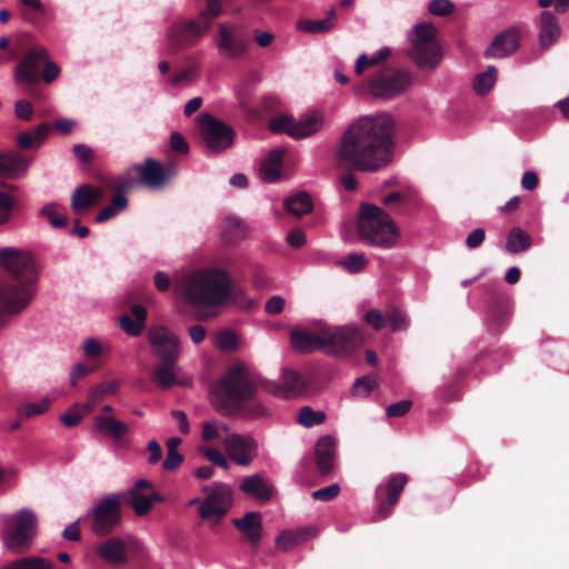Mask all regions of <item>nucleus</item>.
<instances>
[{
  "label": "nucleus",
  "mask_w": 569,
  "mask_h": 569,
  "mask_svg": "<svg viewBox=\"0 0 569 569\" xmlns=\"http://www.w3.org/2000/svg\"><path fill=\"white\" fill-rule=\"evenodd\" d=\"M220 438V426L217 421H206L202 425V439L212 441Z\"/></svg>",
  "instance_id": "13d9d810"
},
{
  "label": "nucleus",
  "mask_w": 569,
  "mask_h": 569,
  "mask_svg": "<svg viewBox=\"0 0 569 569\" xmlns=\"http://www.w3.org/2000/svg\"><path fill=\"white\" fill-rule=\"evenodd\" d=\"M520 38H493L491 44L485 51L486 58L500 59L517 50Z\"/></svg>",
  "instance_id": "c9c22d12"
},
{
  "label": "nucleus",
  "mask_w": 569,
  "mask_h": 569,
  "mask_svg": "<svg viewBox=\"0 0 569 569\" xmlns=\"http://www.w3.org/2000/svg\"><path fill=\"white\" fill-rule=\"evenodd\" d=\"M176 362L161 361L151 372L152 382L161 389H169L178 383V379L173 372Z\"/></svg>",
  "instance_id": "f704fd0d"
},
{
  "label": "nucleus",
  "mask_w": 569,
  "mask_h": 569,
  "mask_svg": "<svg viewBox=\"0 0 569 569\" xmlns=\"http://www.w3.org/2000/svg\"><path fill=\"white\" fill-rule=\"evenodd\" d=\"M368 263L367 258L362 253H349L341 261L343 268L350 273L361 271Z\"/></svg>",
  "instance_id": "a18cd8bd"
},
{
  "label": "nucleus",
  "mask_w": 569,
  "mask_h": 569,
  "mask_svg": "<svg viewBox=\"0 0 569 569\" xmlns=\"http://www.w3.org/2000/svg\"><path fill=\"white\" fill-rule=\"evenodd\" d=\"M407 482V475L399 472L390 476L386 483L377 487L376 500L379 520H385L392 513V509L397 505Z\"/></svg>",
  "instance_id": "dca6fc26"
},
{
  "label": "nucleus",
  "mask_w": 569,
  "mask_h": 569,
  "mask_svg": "<svg viewBox=\"0 0 569 569\" xmlns=\"http://www.w3.org/2000/svg\"><path fill=\"white\" fill-rule=\"evenodd\" d=\"M340 492V487L337 483H332L328 487L315 490L312 498L319 501H330L335 499Z\"/></svg>",
  "instance_id": "5fc2aeb1"
},
{
  "label": "nucleus",
  "mask_w": 569,
  "mask_h": 569,
  "mask_svg": "<svg viewBox=\"0 0 569 569\" xmlns=\"http://www.w3.org/2000/svg\"><path fill=\"white\" fill-rule=\"evenodd\" d=\"M284 150L277 148L271 150L260 164V178L264 182H274L279 179L282 169Z\"/></svg>",
  "instance_id": "7c9ffc66"
},
{
  "label": "nucleus",
  "mask_w": 569,
  "mask_h": 569,
  "mask_svg": "<svg viewBox=\"0 0 569 569\" xmlns=\"http://www.w3.org/2000/svg\"><path fill=\"white\" fill-rule=\"evenodd\" d=\"M336 12L331 9L327 18L320 20H299L297 21V31L301 33H323L328 32L333 26Z\"/></svg>",
  "instance_id": "4c0bfd02"
},
{
  "label": "nucleus",
  "mask_w": 569,
  "mask_h": 569,
  "mask_svg": "<svg viewBox=\"0 0 569 569\" xmlns=\"http://www.w3.org/2000/svg\"><path fill=\"white\" fill-rule=\"evenodd\" d=\"M362 341L361 330L350 326H321L317 332L309 330L291 332V345L301 353L323 350L328 355H347L359 348Z\"/></svg>",
  "instance_id": "20e7f679"
},
{
  "label": "nucleus",
  "mask_w": 569,
  "mask_h": 569,
  "mask_svg": "<svg viewBox=\"0 0 569 569\" xmlns=\"http://www.w3.org/2000/svg\"><path fill=\"white\" fill-rule=\"evenodd\" d=\"M381 203L390 213L406 216L415 204V197L410 190L392 191L382 196Z\"/></svg>",
  "instance_id": "bb28decb"
},
{
  "label": "nucleus",
  "mask_w": 569,
  "mask_h": 569,
  "mask_svg": "<svg viewBox=\"0 0 569 569\" xmlns=\"http://www.w3.org/2000/svg\"><path fill=\"white\" fill-rule=\"evenodd\" d=\"M498 70L490 66L487 71L480 72L473 80V89L479 96L487 94L497 80Z\"/></svg>",
  "instance_id": "ea45409f"
},
{
  "label": "nucleus",
  "mask_w": 569,
  "mask_h": 569,
  "mask_svg": "<svg viewBox=\"0 0 569 569\" xmlns=\"http://www.w3.org/2000/svg\"><path fill=\"white\" fill-rule=\"evenodd\" d=\"M216 346L221 351H232L237 348V336L231 330H222L216 337Z\"/></svg>",
  "instance_id": "de8ad7c7"
},
{
  "label": "nucleus",
  "mask_w": 569,
  "mask_h": 569,
  "mask_svg": "<svg viewBox=\"0 0 569 569\" xmlns=\"http://www.w3.org/2000/svg\"><path fill=\"white\" fill-rule=\"evenodd\" d=\"M390 49L385 47L372 56H368L366 53L360 54L355 67L356 73L359 76L365 69L383 62L390 56Z\"/></svg>",
  "instance_id": "a19ab883"
},
{
  "label": "nucleus",
  "mask_w": 569,
  "mask_h": 569,
  "mask_svg": "<svg viewBox=\"0 0 569 569\" xmlns=\"http://www.w3.org/2000/svg\"><path fill=\"white\" fill-rule=\"evenodd\" d=\"M222 11L221 0H207L206 10L201 13L200 20L207 21L208 18H214Z\"/></svg>",
  "instance_id": "e2e57ef3"
},
{
  "label": "nucleus",
  "mask_w": 569,
  "mask_h": 569,
  "mask_svg": "<svg viewBox=\"0 0 569 569\" xmlns=\"http://www.w3.org/2000/svg\"><path fill=\"white\" fill-rule=\"evenodd\" d=\"M0 326L6 318L18 315L28 307L34 296L37 270L29 252L14 248L0 249Z\"/></svg>",
  "instance_id": "f03ea898"
},
{
  "label": "nucleus",
  "mask_w": 569,
  "mask_h": 569,
  "mask_svg": "<svg viewBox=\"0 0 569 569\" xmlns=\"http://www.w3.org/2000/svg\"><path fill=\"white\" fill-rule=\"evenodd\" d=\"M323 124V114L312 112L299 121L290 116H280L269 121V129L276 133H287L292 138H306L318 132Z\"/></svg>",
  "instance_id": "f8f14e48"
},
{
  "label": "nucleus",
  "mask_w": 569,
  "mask_h": 569,
  "mask_svg": "<svg viewBox=\"0 0 569 569\" xmlns=\"http://www.w3.org/2000/svg\"><path fill=\"white\" fill-rule=\"evenodd\" d=\"M93 423L100 435L110 437L113 440H121L129 431L128 426L123 421L112 416H96Z\"/></svg>",
  "instance_id": "c85d7f7f"
},
{
  "label": "nucleus",
  "mask_w": 569,
  "mask_h": 569,
  "mask_svg": "<svg viewBox=\"0 0 569 569\" xmlns=\"http://www.w3.org/2000/svg\"><path fill=\"white\" fill-rule=\"evenodd\" d=\"M387 326L393 331L406 330L408 328L407 317L399 310L392 309L386 313Z\"/></svg>",
  "instance_id": "09e8293b"
},
{
  "label": "nucleus",
  "mask_w": 569,
  "mask_h": 569,
  "mask_svg": "<svg viewBox=\"0 0 569 569\" xmlns=\"http://www.w3.org/2000/svg\"><path fill=\"white\" fill-rule=\"evenodd\" d=\"M73 153L82 163H90L93 160V151L86 144H76Z\"/></svg>",
  "instance_id": "774afa93"
},
{
  "label": "nucleus",
  "mask_w": 569,
  "mask_h": 569,
  "mask_svg": "<svg viewBox=\"0 0 569 569\" xmlns=\"http://www.w3.org/2000/svg\"><path fill=\"white\" fill-rule=\"evenodd\" d=\"M133 182L129 179L117 182L113 189L117 193L112 198L111 206H107L96 216V222L102 223L114 217L119 211L128 207V200L123 194L126 190L131 188Z\"/></svg>",
  "instance_id": "5701e85b"
},
{
  "label": "nucleus",
  "mask_w": 569,
  "mask_h": 569,
  "mask_svg": "<svg viewBox=\"0 0 569 569\" xmlns=\"http://www.w3.org/2000/svg\"><path fill=\"white\" fill-rule=\"evenodd\" d=\"M38 532V519L30 509H21L3 520L2 541L12 553L30 550Z\"/></svg>",
  "instance_id": "6e6552de"
},
{
  "label": "nucleus",
  "mask_w": 569,
  "mask_h": 569,
  "mask_svg": "<svg viewBox=\"0 0 569 569\" xmlns=\"http://www.w3.org/2000/svg\"><path fill=\"white\" fill-rule=\"evenodd\" d=\"M412 83L411 72L403 68H383L363 84V90L378 99H393L403 93Z\"/></svg>",
  "instance_id": "1a4fd4ad"
},
{
  "label": "nucleus",
  "mask_w": 569,
  "mask_h": 569,
  "mask_svg": "<svg viewBox=\"0 0 569 569\" xmlns=\"http://www.w3.org/2000/svg\"><path fill=\"white\" fill-rule=\"evenodd\" d=\"M121 522V503L117 496L101 499L92 510L91 530L100 537L113 532Z\"/></svg>",
  "instance_id": "ddd939ff"
},
{
  "label": "nucleus",
  "mask_w": 569,
  "mask_h": 569,
  "mask_svg": "<svg viewBox=\"0 0 569 569\" xmlns=\"http://www.w3.org/2000/svg\"><path fill=\"white\" fill-rule=\"evenodd\" d=\"M318 530L316 527L309 526L297 530H283L276 539V548L281 551H288L306 541L316 537Z\"/></svg>",
  "instance_id": "393cba45"
},
{
  "label": "nucleus",
  "mask_w": 569,
  "mask_h": 569,
  "mask_svg": "<svg viewBox=\"0 0 569 569\" xmlns=\"http://www.w3.org/2000/svg\"><path fill=\"white\" fill-rule=\"evenodd\" d=\"M240 490L261 502L269 501L272 497L271 488L260 475H252L244 478L240 485Z\"/></svg>",
  "instance_id": "2f4dec72"
},
{
  "label": "nucleus",
  "mask_w": 569,
  "mask_h": 569,
  "mask_svg": "<svg viewBox=\"0 0 569 569\" xmlns=\"http://www.w3.org/2000/svg\"><path fill=\"white\" fill-rule=\"evenodd\" d=\"M14 208V199L4 191H0V224L6 223Z\"/></svg>",
  "instance_id": "603ef678"
},
{
  "label": "nucleus",
  "mask_w": 569,
  "mask_h": 569,
  "mask_svg": "<svg viewBox=\"0 0 569 569\" xmlns=\"http://www.w3.org/2000/svg\"><path fill=\"white\" fill-rule=\"evenodd\" d=\"M174 290L193 307H219L229 300L236 301L240 295L229 273L216 267L182 274L176 280Z\"/></svg>",
  "instance_id": "7ed1b4c3"
},
{
  "label": "nucleus",
  "mask_w": 569,
  "mask_h": 569,
  "mask_svg": "<svg viewBox=\"0 0 569 569\" xmlns=\"http://www.w3.org/2000/svg\"><path fill=\"white\" fill-rule=\"evenodd\" d=\"M130 498V505L137 516H146L151 510V500L148 496L142 493L128 495Z\"/></svg>",
  "instance_id": "49530a36"
},
{
  "label": "nucleus",
  "mask_w": 569,
  "mask_h": 569,
  "mask_svg": "<svg viewBox=\"0 0 569 569\" xmlns=\"http://www.w3.org/2000/svg\"><path fill=\"white\" fill-rule=\"evenodd\" d=\"M62 208L57 203H49L41 208L40 216L46 218L51 227L63 228L67 226V218L59 211Z\"/></svg>",
  "instance_id": "37998d69"
},
{
  "label": "nucleus",
  "mask_w": 569,
  "mask_h": 569,
  "mask_svg": "<svg viewBox=\"0 0 569 569\" xmlns=\"http://www.w3.org/2000/svg\"><path fill=\"white\" fill-rule=\"evenodd\" d=\"M365 321L375 330H381L387 326L386 315L378 309H370L365 315Z\"/></svg>",
  "instance_id": "864d4df0"
},
{
  "label": "nucleus",
  "mask_w": 569,
  "mask_h": 569,
  "mask_svg": "<svg viewBox=\"0 0 569 569\" xmlns=\"http://www.w3.org/2000/svg\"><path fill=\"white\" fill-rule=\"evenodd\" d=\"M377 386V382L373 378L369 376H363L358 378L352 387V392L356 396L367 397Z\"/></svg>",
  "instance_id": "3c124183"
},
{
  "label": "nucleus",
  "mask_w": 569,
  "mask_h": 569,
  "mask_svg": "<svg viewBox=\"0 0 569 569\" xmlns=\"http://www.w3.org/2000/svg\"><path fill=\"white\" fill-rule=\"evenodd\" d=\"M412 402L410 400H401L387 407L386 413L389 418L403 417L409 412Z\"/></svg>",
  "instance_id": "6e6d98bb"
},
{
  "label": "nucleus",
  "mask_w": 569,
  "mask_h": 569,
  "mask_svg": "<svg viewBox=\"0 0 569 569\" xmlns=\"http://www.w3.org/2000/svg\"><path fill=\"white\" fill-rule=\"evenodd\" d=\"M97 556L113 566L124 565L128 560L127 547L122 539L110 538L100 542L96 548Z\"/></svg>",
  "instance_id": "412c9836"
},
{
  "label": "nucleus",
  "mask_w": 569,
  "mask_h": 569,
  "mask_svg": "<svg viewBox=\"0 0 569 569\" xmlns=\"http://www.w3.org/2000/svg\"><path fill=\"white\" fill-rule=\"evenodd\" d=\"M147 339L154 357L160 361L177 362L180 356L179 338L163 326L149 328Z\"/></svg>",
  "instance_id": "2eb2a0df"
},
{
  "label": "nucleus",
  "mask_w": 569,
  "mask_h": 569,
  "mask_svg": "<svg viewBox=\"0 0 569 569\" xmlns=\"http://www.w3.org/2000/svg\"><path fill=\"white\" fill-rule=\"evenodd\" d=\"M199 134L204 147L220 152L230 148L234 140L233 129L210 113L198 116Z\"/></svg>",
  "instance_id": "9d476101"
},
{
  "label": "nucleus",
  "mask_w": 569,
  "mask_h": 569,
  "mask_svg": "<svg viewBox=\"0 0 569 569\" xmlns=\"http://www.w3.org/2000/svg\"><path fill=\"white\" fill-rule=\"evenodd\" d=\"M395 122L388 113L362 117L348 126L335 152L339 166L377 171L391 160Z\"/></svg>",
  "instance_id": "f257e3e1"
},
{
  "label": "nucleus",
  "mask_w": 569,
  "mask_h": 569,
  "mask_svg": "<svg viewBox=\"0 0 569 569\" xmlns=\"http://www.w3.org/2000/svg\"><path fill=\"white\" fill-rule=\"evenodd\" d=\"M335 453L336 441L331 436H323L317 441L315 456L317 467L321 475L326 476L332 471Z\"/></svg>",
  "instance_id": "b1692460"
},
{
  "label": "nucleus",
  "mask_w": 569,
  "mask_h": 569,
  "mask_svg": "<svg viewBox=\"0 0 569 569\" xmlns=\"http://www.w3.org/2000/svg\"><path fill=\"white\" fill-rule=\"evenodd\" d=\"M132 170L139 173L140 182L149 188H161L166 184L162 163L152 158H147Z\"/></svg>",
  "instance_id": "4be33fe9"
},
{
  "label": "nucleus",
  "mask_w": 569,
  "mask_h": 569,
  "mask_svg": "<svg viewBox=\"0 0 569 569\" xmlns=\"http://www.w3.org/2000/svg\"><path fill=\"white\" fill-rule=\"evenodd\" d=\"M228 456L240 466H248L257 456L258 445L250 436L231 433L224 438Z\"/></svg>",
  "instance_id": "f3484780"
},
{
  "label": "nucleus",
  "mask_w": 569,
  "mask_h": 569,
  "mask_svg": "<svg viewBox=\"0 0 569 569\" xmlns=\"http://www.w3.org/2000/svg\"><path fill=\"white\" fill-rule=\"evenodd\" d=\"M407 54L418 69L433 70L442 60L443 48L438 38H412Z\"/></svg>",
  "instance_id": "4468645a"
},
{
  "label": "nucleus",
  "mask_w": 569,
  "mask_h": 569,
  "mask_svg": "<svg viewBox=\"0 0 569 569\" xmlns=\"http://www.w3.org/2000/svg\"><path fill=\"white\" fill-rule=\"evenodd\" d=\"M281 378V383L271 381L266 385V389L269 393L281 399H292L307 389L305 379L293 369H283Z\"/></svg>",
  "instance_id": "a211bd4d"
},
{
  "label": "nucleus",
  "mask_w": 569,
  "mask_h": 569,
  "mask_svg": "<svg viewBox=\"0 0 569 569\" xmlns=\"http://www.w3.org/2000/svg\"><path fill=\"white\" fill-rule=\"evenodd\" d=\"M356 228L362 242L381 249L396 247L400 238L390 213L372 203L360 207Z\"/></svg>",
  "instance_id": "423d86ee"
},
{
  "label": "nucleus",
  "mask_w": 569,
  "mask_h": 569,
  "mask_svg": "<svg viewBox=\"0 0 569 569\" xmlns=\"http://www.w3.org/2000/svg\"><path fill=\"white\" fill-rule=\"evenodd\" d=\"M486 237V232L482 228L475 229L472 232H470L466 239V244L470 249L479 248Z\"/></svg>",
  "instance_id": "69168bd1"
},
{
  "label": "nucleus",
  "mask_w": 569,
  "mask_h": 569,
  "mask_svg": "<svg viewBox=\"0 0 569 569\" xmlns=\"http://www.w3.org/2000/svg\"><path fill=\"white\" fill-rule=\"evenodd\" d=\"M14 112L19 119L30 120L33 114V107L27 100H18L14 104Z\"/></svg>",
  "instance_id": "680f3d73"
},
{
  "label": "nucleus",
  "mask_w": 569,
  "mask_h": 569,
  "mask_svg": "<svg viewBox=\"0 0 569 569\" xmlns=\"http://www.w3.org/2000/svg\"><path fill=\"white\" fill-rule=\"evenodd\" d=\"M170 147L173 151L186 154L189 151V144L180 132H172L170 137Z\"/></svg>",
  "instance_id": "052dcab7"
},
{
  "label": "nucleus",
  "mask_w": 569,
  "mask_h": 569,
  "mask_svg": "<svg viewBox=\"0 0 569 569\" xmlns=\"http://www.w3.org/2000/svg\"><path fill=\"white\" fill-rule=\"evenodd\" d=\"M59 74L60 68L50 61L47 49L41 46H33L27 50L16 72L17 81L32 96H38L40 80L51 83Z\"/></svg>",
  "instance_id": "0eeeda50"
},
{
  "label": "nucleus",
  "mask_w": 569,
  "mask_h": 569,
  "mask_svg": "<svg viewBox=\"0 0 569 569\" xmlns=\"http://www.w3.org/2000/svg\"><path fill=\"white\" fill-rule=\"evenodd\" d=\"M32 158L16 150L0 149V179L19 180L30 167Z\"/></svg>",
  "instance_id": "6ab92c4d"
},
{
  "label": "nucleus",
  "mask_w": 569,
  "mask_h": 569,
  "mask_svg": "<svg viewBox=\"0 0 569 569\" xmlns=\"http://www.w3.org/2000/svg\"><path fill=\"white\" fill-rule=\"evenodd\" d=\"M102 197V192L90 184L79 186L71 197V209L74 213H81L94 206Z\"/></svg>",
  "instance_id": "cd10ccee"
},
{
  "label": "nucleus",
  "mask_w": 569,
  "mask_h": 569,
  "mask_svg": "<svg viewBox=\"0 0 569 569\" xmlns=\"http://www.w3.org/2000/svg\"><path fill=\"white\" fill-rule=\"evenodd\" d=\"M256 393V386L244 365L231 367L210 389L211 403L227 415L238 413Z\"/></svg>",
  "instance_id": "39448f33"
},
{
  "label": "nucleus",
  "mask_w": 569,
  "mask_h": 569,
  "mask_svg": "<svg viewBox=\"0 0 569 569\" xmlns=\"http://www.w3.org/2000/svg\"><path fill=\"white\" fill-rule=\"evenodd\" d=\"M232 525L244 535L252 548H258L262 537V522L259 512H247L242 518L233 519Z\"/></svg>",
  "instance_id": "aec40b11"
},
{
  "label": "nucleus",
  "mask_w": 569,
  "mask_h": 569,
  "mask_svg": "<svg viewBox=\"0 0 569 569\" xmlns=\"http://www.w3.org/2000/svg\"><path fill=\"white\" fill-rule=\"evenodd\" d=\"M266 311L269 315H279L283 311L284 299L280 296H272L266 302Z\"/></svg>",
  "instance_id": "0e129e2a"
},
{
  "label": "nucleus",
  "mask_w": 569,
  "mask_h": 569,
  "mask_svg": "<svg viewBox=\"0 0 569 569\" xmlns=\"http://www.w3.org/2000/svg\"><path fill=\"white\" fill-rule=\"evenodd\" d=\"M326 420V413L323 411H316L311 407H302L299 410L297 421L306 427L311 428L318 425L323 423Z\"/></svg>",
  "instance_id": "79ce46f5"
},
{
  "label": "nucleus",
  "mask_w": 569,
  "mask_h": 569,
  "mask_svg": "<svg viewBox=\"0 0 569 569\" xmlns=\"http://www.w3.org/2000/svg\"><path fill=\"white\" fill-rule=\"evenodd\" d=\"M51 406V400L48 398H43L39 402H27L19 407L18 416L20 418H32L39 415L44 413Z\"/></svg>",
  "instance_id": "c03bdc74"
},
{
  "label": "nucleus",
  "mask_w": 569,
  "mask_h": 569,
  "mask_svg": "<svg viewBox=\"0 0 569 569\" xmlns=\"http://www.w3.org/2000/svg\"><path fill=\"white\" fill-rule=\"evenodd\" d=\"M216 47L224 59H241L248 53L250 42L247 38H218Z\"/></svg>",
  "instance_id": "c756f323"
},
{
  "label": "nucleus",
  "mask_w": 569,
  "mask_h": 569,
  "mask_svg": "<svg viewBox=\"0 0 569 569\" xmlns=\"http://www.w3.org/2000/svg\"><path fill=\"white\" fill-rule=\"evenodd\" d=\"M202 491L206 493V498L198 509L200 518L219 522L232 505L231 488L223 482H214L211 486L202 487Z\"/></svg>",
  "instance_id": "9b49d317"
},
{
  "label": "nucleus",
  "mask_w": 569,
  "mask_h": 569,
  "mask_svg": "<svg viewBox=\"0 0 569 569\" xmlns=\"http://www.w3.org/2000/svg\"><path fill=\"white\" fill-rule=\"evenodd\" d=\"M119 388L118 381L107 383H98L93 386L88 395V401L81 406L84 412H90L97 403L102 401L107 396L114 395Z\"/></svg>",
  "instance_id": "72a5a7b5"
},
{
  "label": "nucleus",
  "mask_w": 569,
  "mask_h": 569,
  "mask_svg": "<svg viewBox=\"0 0 569 569\" xmlns=\"http://www.w3.org/2000/svg\"><path fill=\"white\" fill-rule=\"evenodd\" d=\"M531 236L521 228H511L507 236L506 250L510 253H519L530 248Z\"/></svg>",
  "instance_id": "e433bc0d"
},
{
  "label": "nucleus",
  "mask_w": 569,
  "mask_h": 569,
  "mask_svg": "<svg viewBox=\"0 0 569 569\" xmlns=\"http://www.w3.org/2000/svg\"><path fill=\"white\" fill-rule=\"evenodd\" d=\"M313 204L307 192H298L284 200V209L296 217H301L312 211Z\"/></svg>",
  "instance_id": "58836bf2"
},
{
  "label": "nucleus",
  "mask_w": 569,
  "mask_h": 569,
  "mask_svg": "<svg viewBox=\"0 0 569 569\" xmlns=\"http://www.w3.org/2000/svg\"><path fill=\"white\" fill-rule=\"evenodd\" d=\"M455 6L449 0H433L429 3V11L436 16H446L453 10Z\"/></svg>",
  "instance_id": "4d7b16f0"
},
{
  "label": "nucleus",
  "mask_w": 569,
  "mask_h": 569,
  "mask_svg": "<svg viewBox=\"0 0 569 569\" xmlns=\"http://www.w3.org/2000/svg\"><path fill=\"white\" fill-rule=\"evenodd\" d=\"M183 456L179 452H167V457L162 462V468L166 471H176L183 462Z\"/></svg>",
  "instance_id": "bf43d9fd"
},
{
  "label": "nucleus",
  "mask_w": 569,
  "mask_h": 569,
  "mask_svg": "<svg viewBox=\"0 0 569 569\" xmlns=\"http://www.w3.org/2000/svg\"><path fill=\"white\" fill-rule=\"evenodd\" d=\"M131 315H122L119 318L121 329L130 337H139L146 327L147 309L138 303H132Z\"/></svg>",
  "instance_id": "a878e982"
},
{
  "label": "nucleus",
  "mask_w": 569,
  "mask_h": 569,
  "mask_svg": "<svg viewBox=\"0 0 569 569\" xmlns=\"http://www.w3.org/2000/svg\"><path fill=\"white\" fill-rule=\"evenodd\" d=\"M306 242V236L302 230L293 229L287 234V243L295 249L301 248Z\"/></svg>",
  "instance_id": "338daca9"
},
{
  "label": "nucleus",
  "mask_w": 569,
  "mask_h": 569,
  "mask_svg": "<svg viewBox=\"0 0 569 569\" xmlns=\"http://www.w3.org/2000/svg\"><path fill=\"white\" fill-rule=\"evenodd\" d=\"M247 224L237 216H227L222 227V238L226 242L237 243L247 234Z\"/></svg>",
  "instance_id": "473e14b6"
},
{
  "label": "nucleus",
  "mask_w": 569,
  "mask_h": 569,
  "mask_svg": "<svg viewBox=\"0 0 569 569\" xmlns=\"http://www.w3.org/2000/svg\"><path fill=\"white\" fill-rule=\"evenodd\" d=\"M540 36H557L560 32L556 17L550 12H542Z\"/></svg>",
  "instance_id": "8fccbe9b"
}]
</instances>
